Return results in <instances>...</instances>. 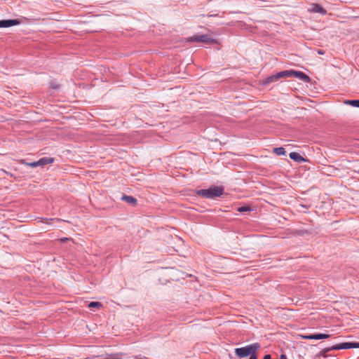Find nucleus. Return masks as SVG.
<instances>
[{
  "label": "nucleus",
  "instance_id": "nucleus-1",
  "mask_svg": "<svg viewBox=\"0 0 359 359\" xmlns=\"http://www.w3.org/2000/svg\"><path fill=\"white\" fill-rule=\"evenodd\" d=\"M224 194V188L213 186L209 189H203L197 191V194L204 198L213 199L219 197Z\"/></svg>",
  "mask_w": 359,
  "mask_h": 359
},
{
  "label": "nucleus",
  "instance_id": "nucleus-2",
  "mask_svg": "<svg viewBox=\"0 0 359 359\" xmlns=\"http://www.w3.org/2000/svg\"><path fill=\"white\" fill-rule=\"evenodd\" d=\"M260 344L259 343H254L248 346L236 348L234 350L236 355L240 358H246L250 356L252 353H256L257 351L260 348Z\"/></svg>",
  "mask_w": 359,
  "mask_h": 359
},
{
  "label": "nucleus",
  "instance_id": "nucleus-3",
  "mask_svg": "<svg viewBox=\"0 0 359 359\" xmlns=\"http://www.w3.org/2000/svg\"><path fill=\"white\" fill-rule=\"evenodd\" d=\"M188 41L191 42L205 43L208 44L212 43L215 41V40L210 38L208 34L191 36L188 39Z\"/></svg>",
  "mask_w": 359,
  "mask_h": 359
},
{
  "label": "nucleus",
  "instance_id": "nucleus-4",
  "mask_svg": "<svg viewBox=\"0 0 359 359\" xmlns=\"http://www.w3.org/2000/svg\"><path fill=\"white\" fill-rule=\"evenodd\" d=\"M352 348V342H344L340 344L332 346L330 348H327L325 351L327 352L334 350H341V349H349Z\"/></svg>",
  "mask_w": 359,
  "mask_h": 359
},
{
  "label": "nucleus",
  "instance_id": "nucleus-5",
  "mask_svg": "<svg viewBox=\"0 0 359 359\" xmlns=\"http://www.w3.org/2000/svg\"><path fill=\"white\" fill-rule=\"evenodd\" d=\"M20 23V20L18 19L1 20H0V28L10 27L12 26L18 25Z\"/></svg>",
  "mask_w": 359,
  "mask_h": 359
},
{
  "label": "nucleus",
  "instance_id": "nucleus-6",
  "mask_svg": "<svg viewBox=\"0 0 359 359\" xmlns=\"http://www.w3.org/2000/svg\"><path fill=\"white\" fill-rule=\"evenodd\" d=\"M309 11L311 13H320L323 15L327 14V11L325 8H323L320 5L316 3L311 4V8L309 9Z\"/></svg>",
  "mask_w": 359,
  "mask_h": 359
},
{
  "label": "nucleus",
  "instance_id": "nucleus-7",
  "mask_svg": "<svg viewBox=\"0 0 359 359\" xmlns=\"http://www.w3.org/2000/svg\"><path fill=\"white\" fill-rule=\"evenodd\" d=\"M329 337H330V334H321V333L313 334H309V335L303 337V338L306 339H316V340L327 339Z\"/></svg>",
  "mask_w": 359,
  "mask_h": 359
},
{
  "label": "nucleus",
  "instance_id": "nucleus-8",
  "mask_svg": "<svg viewBox=\"0 0 359 359\" xmlns=\"http://www.w3.org/2000/svg\"><path fill=\"white\" fill-rule=\"evenodd\" d=\"M292 77L298 78L299 79H300L301 81H304V82H309L310 81L309 76H307L304 72H300V71L293 70V76H292Z\"/></svg>",
  "mask_w": 359,
  "mask_h": 359
},
{
  "label": "nucleus",
  "instance_id": "nucleus-9",
  "mask_svg": "<svg viewBox=\"0 0 359 359\" xmlns=\"http://www.w3.org/2000/svg\"><path fill=\"white\" fill-rule=\"evenodd\" d=\"M283 77L284 76H283V71L282 72H279L276 73V74L272 75V76H269L268 78H266L265 81H264V84H267V83L273 82V81H277L278 79H279L280 78H283Z\"/></svg>",
  "mask_w": 359,
  "mask_h": 359
},
{
  "label": "nucleus",
  "instance_id": "nucleus-10",
  "mask_svg": "<svg viewBox=\"0 0 359 359\" xmlns=\"http://www.w3.org/2000/svg\"><path fill=\"white\" fill-rule=\"evenodd\" d=\"M289 156L291 159L294 160V161L297 163H302L306 162L307 160L302 157L299 153L297 152H291L289 154Z\"/></svg>",
  "mask_w": 359,
  "mask_h": 359
},
{
  "label": "nucleus",
  "instance_id": "nucleus-11",
  "mask_svg": "<svg viewBox=\"0 0 359 359\" xmlns=\"http://www.w3.org/2000/svg\"><path fill=\"white\" fill-rule=\"evenodd\" d=\"M39 166H44L48 164H50L54 162V158L52 157H43L40 158L39 161Z\"/></svg>",
  "mask_w": 359,
  "mask_h": 359
},
{
  "label": "nucleus",
  "instance_id": "nucleus-12",
  "mask_svg": "<svg viewBox=\"0 0 359 359\" xmlns=\"http://www.w3.org/2000/svg\"><path fill=\"white\" fill-rule=\"evenodd\" d=\"M121 199L130 204L135 205L137 203V199L132 196L124 195L122 196Z\"/></svg>",
  "mask_w": 359,
  "mask_h": 359
},
{
  "label": "nucleus",
  "instance_id": "nucleus-13",
  "mask_svg": "<svg viewBox=\"0 0 359 359\" xmlns=\"http://www.w3.org/2000/svg\"><path fill=\"white\" fill-rule=\"evenodd\" d=\"M344 104L354 107H359V100H346L344 101Z\"/></svg>",
  "mask_w": 359,
  "mask_h": 359
},
{
  "label": "nucleus",
  "instance_id": "nucleus-14",
  "mask_svg": "<svg viewBox=\"0 0 359 359\" xmlns=\"http://www.w3.org/2000/svg\"><path fill=\"white\" fill-rule=\"evenodd\" d=\"M273 152L278 156H282L285 154V150L283 147H276L273 149Z\"/></svg>",
  "mask_w": 359,
  "mask_h": 359
},
{
  "label": "nucleus",
  "instance_id": "nucleus-15",
  "mask_svg": "<svg viewBox=\"0 0 359 359\" xmlns=\"http://www.w3.org/2000/svg\"><path fill=\"white\" fill-rule=\"evenodd\" d=\"M102 306V304L99 302H91L88 304L89 308H100Z\"/></svg>",
  "mask_w": 359,
  "mask_h": 359
},
{
  "label": "nucleus",
  "instance_id": "nucleus-16",
  "mask_svg": "<svg viewBox=\"0 0 359 359\" xmlns=\"http://www.w3.org/2000/svg\"><path fill=\"white\" fill-rule=\"evenodd\" d=\"M283 74L284 77H292L293 76V70H285L283 71Z\"/></svg>",
  "mask_w": 359,
  "mask_h": 359
},
{
  "label": "nucleus",
  "instance_id": "nucleus-17",
  "mask_svg": "<svg viewBox=\"0 0 359 359\" xmlns=\"http://www.w3.org/2000/svg\"><path fill=\"white\" fill-rule=\"evenodd\" d=\"M237 210L238 212H243L250 211L251 209L249 206H241V207L238 208Z\"/></svg>",
  "mask_w": 359,
  "mask_h": 359
},
{
  "label": "nucleus",
  "instance_id": "nucleus-18",
  "mask_svg": "<svg viewBox=\"0 0 359 359\" xmlns=\"http://www.w3.org/2000/svg\"><path fill=\"white\" fill-rule=\"evenodd\" d=\"M26 165L29 167H31V168H36L37 166H39V161H34V162H32V163H26Z\"/></svg>",
  "mask_w": 359,
  "mask_h": 359
},
{
  "label": "nucleus",
  "instance_id": "nucleus-19",
  "mask_svg": "<svg viewBox=\"0 0 359 359\" xmlns=\"http://www.w3.org/2000/svg\"><path fill=\"white\" fill-rule=\"evenodd\" d=\"M359 348V342H352V348Z\"/></svg>",
  "mask_w": 359,
  "mask_h": 359
},
{
  "label": "nucleus",
  "instance_id": "nucleus-20",
  "mask_svg": "<svg viewBox=\"0 0 359 359\" xmlns=\"http://www.w3.org/2000/svg\"><path fill=\"white\" fill-rule=\"evenodd\" d=\"M249 359H257V353H252V354L250 356V358H249Z\"/></svg>",
  "mask_w": 359,
  "mask_h": 359
},
{
  "label": "nucleus",
  "instance_id": "nucleus-21",
  "mask_svg": "<svg viewBox=\"0 0 359 359\" xmlns=\"http://www.w3.org/2000/svg\"><path fill=\"white\" fill-rule=\"evenodd\" d=\"M263 359H271L270 354L265 355Z\"/></svg>",
  "mask_w": 359,
  "mask_h": 359
},
{
  "label": "nucleus",
  "instance_id": "nucleus-22",
  "mask_svg": "<svg viewBox=\"0 0 359 359\" xmlns=\"http://www.w3.org/2000/svg\"><path fill=\"white\" fill-rule=\"evenodd\" d=\"M280 359H287V357L285 355L281 354L280 356Z\"/></svg>",
  "mask_w": 359,
  "mask_h": 359
},
{
  "label": "nucleus",
  "instance_id": "nucleus-23",
  "mask_svg": "<svg viewBox=\"0 0 359 359\" xmlns=\"http://www.w3.org/2000/svg\"><path fill=\"white\" fill-rule=\"evenodd\" d=\"M3 172H4L6 174L10 175V176H13V175L11 173H9L8 172H6V170H2Z\"/></svg>",
  "mask_w": 359,
  "mask_h": 359
},
{
  "label": "nucleus",
  "instance_id": "nucleus-24",
  "mask_svg": "<svg viewBox=\"0 0 359 359\" xmlns=\"http://www.w3.org/2000/svg\"><path fill=\"white\" fill-rule=\"evenodd\" d=\"M318 54H320V55H323V53H323V50H318Z\"/></svg>",
  "mask_w": 359,
  "mask_h": 359
}]
</instances>
